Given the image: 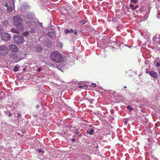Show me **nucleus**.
Instances as JSON below:
<instances>
[{"label":"nucleus","mask_w":160,"mask_h":160,"mask_svg":"<svg viewBox=\"0 0 160 160\" xmlns=\"http://www.w3.org/2000/svg\"><path fill=\"white\" fill-rule=\"evenodd\" d=\"M50 57L51 59L54 62L60 63L63 60V56L62 54L58 51L52 52L50 54Z\"/></svg>","instance_id":"1"},{"label":"nucleus","mask_w":160,"mask_h":160,"mask_svg":"<svg viewBox=\"0 0 160 160\" xmlns=\"http://www.w3.org/2000/svg\"><path fill=\"white\" fill-rule=\"evenodd\" d=\"M14 24L16 26H19L22 25L23 20L19 15H16L13 18Z\"/></svg>","instance_id":"2"},{"label":"nucleus","mask_w":160,"mask_h":160,"mask_svg":"<svg viewBox=\"0 0 160 160\" xmlns=\"http://www.w3.org/2000/svg\"><path fill=\"white\" fill-rule=\"evenodd\" d=\"M8 52L9 49L6 45H0V55L5 56L8 53Z\"/></svg>","instance_id":"3"},{"label":"nucleus","mask_w":160,"mask_h":160,"mask_svg":"<svg viewBox=\"0 0 160 160\" xmlns=\"http://www.w3.org/2000/svg\"><path fill=\"white\" fill-rule=\"evenodd\" d=\"M14 40L16 43H22L24 42V38L21 35H14Z\"/></svg>","instance_id":"4"},{"label":"nucleus","mask_w":160,"mask_h":160,"mask_svg":"<svg viewBox=\"0 0 160 160\" xmlns=\"http://www.w3.org/2000/svg\"><path fill=\"white\" fill-rule=\"evenodd\" d=\"M1 38L2 40L4 41H7L10 39V36L8 33H5L2 35Z\"/></svg>","instance_id":"5"},{"label":"nucleus","mask_w":160,"mask_h":160,"mask_svg":"<svg viewBox=\"0 0 160 160\" xmlns=\"http://www.w3.org/2000/svg\"><path fill=\"white\" fill-rule=\"evenodd\" d=\"M9 48L13 52H17L18 51V48L14 45H10L9 46Z\"/></svg>","instance_id":"6"},{"label":"nucleus","mask_w":160,"mask_h":160,"mask_svg":"<svg viewBox=\"0 0 160 160\" xmlns=\"http://www.w3.org/2000/svg\"><path fill=\"white\" fill-rule=\"evenodd\" d=\"M148 73L153 78H158V74L154 71H151L149 72Z\"/></svg>","instance_id":"7"},{"label":"nucleus","mask_w":160,"mask_h":160,"mask_svg":"<svg viewBox=\"0 0 160 160\" xmlns=\"http://www.w3.org/2000/svg\"><path fill=\"white\" fill-rule=\"evenodd\" d=\"M94 130L93 129L91 128L90 130H88L87 131V133L88 134L90 135H92L93 134Z\"/></svg>","instance_id":"8"},{"label":"nucleus","mask_w":160,"mask_h":160,"mask_svg":"<svg viewBox=\"0 0 160 160\" xmlns=\"http://www.w3.org/2000/svg\"><path fill=\"white\" fill-rule=\"evenodd\" d=\"M13 11V8L12 7L9 6L7 8V12L9 13H10L12 12Z\"/></svg>","instance_id":"9"},{"label":"nucleus","mask_w":160,"mask_h":160,"mask_svg":"<svg viewBox=\"0 0 160 160\" xmlns=\"http://www.w3.org/2000/svg\"><path fill=\"white\" fill-rule=\"evenodd\" d=\"M11 31L12 32L18 34L19 33V31L18 30H16L14 28H12L11 30Z\"/></svg>","instance_id":"10"},{"label":"nucleus","mask_w":160,"mask_h":160,"mask_svg":"<svg viewBox=\"0 0 160 160\" xmlns=\"http://www.w3.org/2000/svg\"><path fill=\"white\" fill-rule=\"evenodd\" d=\"M54 34L53 33L51 32H48V35L50 38H52Z\"/></svg>","instance_id":"11"},{"label":"nucleus","mask_w":160,"mask_h":160,"mask_svg":"<svg viewBox=\"0 0 160 160\" xmlns=\"http://www.w3.org/2000/svg\"><path fill=\"white\" fill-rule=\"evenodd\" d=\"M29 33L28 32H23V35L25 36H28L29 35Z\"/></svg>","instance_id":"12"},{"label":"nucleus","mask_w":160,"mask_h":160,"mask_svg":"<svg viewBox=\"0 0 160 160\" xmlns=\"http://www.w3.org/2000/svg\"><path fill=\"white\" fill-rule=\"evenodd\" d=\"M71 31L72 33H73L75 35H77V34L76 30H73L71 29Z\"/></svg>","instance_id":"13"},{"label":"nucleus","mask_w":160,"mask_h":160,"mask_svg":"<svg viewBox=\"0 0 160 160\" xmlns=\"http://www.w3.org/2000/svg\"><path fill=\"white\" fill-rule=\"evenodd\" d=\"M75 133L76 134L78 135V136H79L81 135V134L79 132L78 130H76L75 132Z\"/></svg>","instance_id":"14"},{"label":"nucleus","mask_w":160,"mask_h":160,"mask_svg":"<svg viewBox=\"0 0 160 160\" xmlns=\"http://www.w3.org/2000/svg\"><path fill=\"white\" fill-rule=\"evenodd\" d=\"M70 31L67 29H66L64 30V32L65 34H67L68 33H69Z\"/></svg>","instance_id":"15"},{"label":"nucleus","mask_w":160,"mask_h":160,"mask_svg":"<svg viewBox=\"0 0 160 160\" xmlns=\"http://www.w3.org/2000/svg\"><path fill=\"white\" fill-rule=\"evenodd\" d=\"M18 67L16 66L14 68L13 71L14 72H17L18 71Z\"/></svg>","instance_id":"16"},{"label":"nucleus","mask_w":160,"mask_h":160,"mask_svg":"<svg viewBox=\"0 0 160 160\" xmlns=\"http://www.w3.org/2000/svg\"><path fill=\"white\" fill-rule=\"evenodd\" d=\"M127 108L128 109H129V110L131 111H132L133 110V108H131L130 106V105H128V107H127Z\"/></svg>","instance_id":"17"},{"label":"nucleus","mask_w":160,"mask_h":160,"mask_svg":"<svg viewBox=\"0 0 160 160\" xmlns=\"http://www.w3.org/2000/svg\"><path fill=\"white\" fill-rule=\"evenodd\" d=\"M4 31V29H3V28H2L0 26V34L2 32Z\"/></svg>","instance_id":"18"},{"label":"nucleus","mask_w":160,"mask_h":160,"mask_svg":"<svg viewBox=\"0 0 160 160\" xmlns=\"http://www.w3.org/2000/svg\"><path fill=\"white\" fill-rule=\"evenodd\" d=\"M21 116V114L19 113H17V116L16 117L18 118H20Z\"/></svg>","instance_id":"19"},{"label":"nucleus","mask_w":160,"mask_h":160,"mask_svg":"<svg viewBox=\"0 0 160 160\" xmlns=\"http://www.w3.org/2000/svg\"><path fill=\"white\" fill-rule=\"evenodd\" d=\"M138 5H136L135 6V7H133L132 8V9L133 10H135L136 8H138Z\"/></svg>","instance_id":"20"},{"label":"nucleus","mask_w":160,"mask_h":160,"mask_svg":"<svg viewBox=\"0 0 160 160\" xmlns=\"http://www.w3.org/2000/svg\"><path fill=\"white\" fill-rule=\"evenodd\" d=\"M131 2H133L135 4L137 3V0H131Z\"/></svg>","instance_id":"21"},{"label":"nucleus","mask_w":160,"mask_h":160,"mask_svg":"<svg viewBox=\"0 0 160 160\" xmlns=\"http://www.w3.org/2000/svg\"><path fill=\"white\" fill-rule=\"evenodd\" d=\"M91 86L92 87H94L96 86V84L94 83H92L91 84Z\"/></svg>","instance_id":"22"},{"label":"nucleus","mask_w":160,"mask_h":160,"mask_svg":"<svg viewBox=\"0 0 160 160\" xmlns=\"http://www.w3.org/2000/svg\"><path fill=\"white\" fill-rule=\"evenodd\" d=\"M156 66L157 67H160V63L159 62H158L157 63V66Z\"/></svg>","instance_id":"23"},{"label":"nucleus","mask_w":160,"mask_h":160,"mask_svg":"<svg viewBox=\"0 0 160 160\" xmlns=\"http://www.w3.org/2000/svg\"><path fill=\"white\" fill-rule=\"evenodd\" d=\"M3 23H5V24H7L8 22L6 21H4L2 22Z\"/></svg>","instance_id":"24"},{"label":"nucleus","mask_w":160,"mask_h":160,"mask_svg":"<svg viewBox=\"0 0 160 160\" xmlns=\"http://www.w3.org/2000/svg\"><path fill=\"white\" fill-rule=\"evenodd\" d=\"M130 7L131 8H133V5L132 4H130Z\"/></svg>","instance_id":"25"},{"label":"nucleus","mask_w":160,"mask_h":160,"mask_svg":"<svg viewBox=\"0 0 160 160\" xmlns=\"http://www.w3.org/2000/svg\"><path fill=\"white\" fill-rule=\"evenodd\" d=\"M8 116H12V113H10L8 114Z\"/></svg>","instance_id":"26"},{"label":"nucleus","mask_w":160,"mask_h":160,"mask_svg":"<svg viewBox=\"0 0 160 160\" xmlns=\"http://www.w3.org/2000/svg\"><path fill=\"white\" fill-rule=\"evenodd\" d=\"M41 152H42V153H43L44 152V151L41 149Z\"/></svg>","instance_id":"27"},{"label":"nucleus","mask_w":160,"mask_h":160,"mask_svg":"<svg viewBox=\"0 0 160 160\" xmlns=\"http://www.w3.org/2000/svg\"><path fill=\"white\" fill-rule=\"evenodd\" d=\"M36 107L37 108H38L39 107V105H36Z\"/></svg>","instance_id":"28"},{"label":"nucleus","mask_w":160,"mask_h":160,"mask_svg":"<svg viewBox=\"0 0 160 160\" xmlns=\"http://www.w3.org/2000/svg\"><path fill=\"white\" fill-rule=\"evenodd\" d=\"M79 88L81 89V88H82L83 87L82 86H79Z\"/></svg>","instance_id":"29"},{"label":"nucleus","mask_w":160,"mask_h":160,"mask_svg":"<svg viewBox=\"0 0 160 160\" xmlns=\"http://www.w3.org/2000/svg\"><path fill=\"white\" fill-rule=\"evenodd\" d=\"M5 6H6L7 8H8V4H7V3H6V4H5Z\"/></svg>","instance_id":"30"},{"label":"nucleus","mask_w":160,"mask_h":160,"mask_svg":"<svg viewBox=\"0 0 160 160\" xmlns=\"http://www.w3.org/2000/svg\"><path fill=\"white\" fill-rule=\"evenodd\" d=\"M158 18H159L160 17V15L158 14L157 16Z\"/></svg>","instance_id":"31"},{"label":"nucleus","mask_w":160,"mask_h":160,"mask_svg":"<svg viewBox=\"0 0 160 160\" xmlns=\"http://www.w3.org/2000/svg\"><path fill=\"white\" fill-rule=\"evenodd\" d=\"M72 141H73V142H74L75 141V139L74 138H73L72 139Z\"/></svg>","instance_id":"32"},{"label":"nucleus","mask_w":160,"mask_h":160,"mask_svg":"<svg viewBox=\"0 0 160 160\" xmlns=\"http://www.w3.org/2000/svg\"><path fill=\"white\" fill-rule=\"evenodd\" d=\"M38 72H40V68H38Z\"/></svg>","instance_id":"33"},{"label":"nucleus","mask_w":160,"mask_h":160,"mask_svg":"<svg viewBox=\"0 0 160 160\" xmlns=\"http://www.w3.org/2000/svg\"><path fill=\"white\" fill-rule=\"evenodd\" d=\"M38 152H40V149H38Z\"/></svg>","instance_id":"34"},{"label":"nucleus","mask_w":160,"mask_h":160,"mask_svg":"<svg viewBox=\"0 0 160 160\" xmlns=\"http://www.w3.org/2000/svg\"><path fill=\"white\" fill-rule=\"evenodd\" d=\"M42 23H40V24H41V26H42Z\"/></svg>","instance_id":"35"},{"label":"nucleus","mask_w":160,"mask_h":160,"mask_svg":"<svg viewBox=\"0 0 160 160\" xmlns=\"http://www.w3.org/2000/svg\"><path fill=\"white\" fill-rule=\"evenodd\" d=\"M127 8L128 9H129V7H127Z\"/></svg>","instance_id":"36"},{"label":"nucleus","mask_w":160,"mask_h":160,"mask_svg":"<svg viewBox=\"0 0 160 160\" xmlns=\"http://www.w3.org/2000/svg\"><path fill=\"white\" fill-rule=\"evenodd\" d=\"M126 88V86H125V87H124V88Z\"/></svg>","instance_id":"37"},{"label":"nucleus","mask_w":160,"mask_h":160,"mask_svg":"<svg viewBox=\"0 0 160 160\" xmlns=\"http://www.w3.org/2000/svg\"><path fill=\"white\" fill-rule=\"evenodd\" d=\"M158 1H160V0H158Z\"/></svg>","instance_id":"38"}]
</instances>
